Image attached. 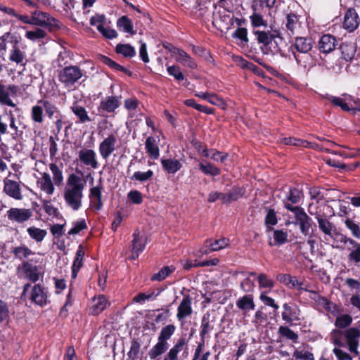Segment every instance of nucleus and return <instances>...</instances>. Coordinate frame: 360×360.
<instances>
[{
	"instance_id": "1",
	"label": "nucleus",
	"mask_w": 360,
	"mask_h": 360,
	"mask_svg": "<svg viewBox=\"0 0 360 360\" xmlns=\"http://www.w3.org/2000/svg\"><path fill=\"white\" fill-rule=\"evenodd\" d=\"M85 186L86 181L77 174L68 175L63 190V198L68 207L73 211L81 209Z\"/></svg>"
},
{
	"instance_id": "2",
	"label": "nucleus",
	"mask_w": 360,
	"mask_h": 360,
	"mask_svg": "<svg viewBox=\"0 0 360 360\" xmlns=\"http://www.w3.org/2000/svg\"><path fill=\"white\" fill-rule=\"evenodd\" d=\"M176 331L174 324H168L162 327L158 335V342L149 350L148 356L150 360H160V356L169 349L168 340Z\"/></svg>"
},
{
	"instance_id": "3",
	"label": "nucleus",
	"mask_w": 360,
	"mask_h": 360,
	"mask_svg": "<svg viewBox=\"0 0 360 360\" xmlns=\"http://www.w3.org/2000/svg\"><path fill=\"white\" fill-rule=\"evenodd\" d=\"M255 34L264 54L276 55L280 52V45L283 42V39L277 31L272 32L257 31Z\"/></svg>"
},
{
	"instance_id": "4",
	"label": "nucleus",
	"mask_w": 360,
	"mask_h": 360,
	"mask_svg": "<svg viewBox=\"0 0 360 360\" xmlns=\"http://www.w3.org/2000/svg\"><path fill=\"white\" fill-rule=\"evenodd\" d=\"M285 207L293 213L295 218L294 224L299 226L301 233L304 236L309 235L311 229V219L304 210L302 207L291 205L288 202H285Z\"/></svg>"
},
{
	"instance_id": "5",
	"label": "nucleus",
	"mask_w": 360,
	"mask_h": 360,
	"mask_svg": "<svg viewBox=\"0 0 360 360\" xmlns=\"http://www.w3.org/2000/svg\"><path fill=\"white\" fill-rule=\"evenodd\" d=\"M84 72L79 67L72 65L62 69L59 73V80L66 88L74 89L75 84L83 77Z\"/></svg>"
},
{
	"instance_id": "6",
	"label": "nucleus",
	"mask_w": 360,
	"mask_h": 360,
	"mask_svg": "<svg viewBox=\"0 0 360 360\" xmlns=\"http://www.w3.org/2000/svg\"><path fill=\"white\" fill-rule=\"evenodd\" d=\"M282 319L290 325L299 324L302 320L301 311L296 304L285 303L283 305Z\"/></svg>"
},
{
	"instance_id": "7",
	"label": "nucleus",
	"mask_w": 360,
	"mask_h": 360,
	"mask_svg": "<svg viewBox=\"0 0 360 360\" xmlns=\"http://www.w3.org/2000/svg\"><path fill=\"white\" fill-rule=\"evenodd\" d=\"M169 50L175 60L183 66L190 69H195L197 68V63L195 60L183 49L172 46Z\"/></svg>"
},
{
	"instance_id": "8",
	"label": "nucleus",
	"mask_w": 360,
	"mask_h": 360,
	"mask_svg": "<svg viewBox=\"0 0 360 360\" xmlns=\"http://www.w3.org/2000/svg\"><path fill=\"white\" fill-rule=\"evenodd\" d=\"M117 138L114 134H110L105 138L98 146L100 155L103 160H108L116 150Z\"/></svg>"
},
{
	"instance_id": "9",
	"label": "nucleus",
	"mask_w": 360,
	"mask_h": 360,
	"mask_svg": "<svg viewBox=\"0 0 360 360\" xmlns=\"http://www.w3.org/2000/svg\"><path fill=\"white\" fill-rule=\"evenodd\" d=\"M192 313V298L189 295L184 296L177 308L176 318L183 326L185 319L190 316Z\"/></svg>"
},
{
	"instance_id": "10",
	"label": "nucleus",
	"mask_w": 360,
	"mask_h": 360,
	"mask_svg": "<svg viewBox=\"0 0 360 360\" xmlns=\"http://www.w3.org/2000/svg\"><path fill=\"white\" fill-rule=\"evenodd\" d=\"M18 87L15 85H4L0 82V103L2 105L15 107L11 96H15Z\"/></svg>"
},
{
	"instance_id": "11",
	"label": "nucleus",
	"mask_w": 360,
	"mask_h": 360,
	"mask_svg": "<svg viewBox=\"0 0 360 360\" xmlns=\"http://www.w3.org/2000/svg\"><path fill=\"white\" fill-rule=\"evenodd\" d=\"M79 160L85 166L96 169L99 164L96 152L92 149L82 148L78 153Z\"/></svg>"
},
{
	"instance_id": "12",
	"label": "nucleus",
	"mask_w": 360,
	"mask_h": 360,
	"mask_svg": "<svg viewBox=\"0 0 360 360\" xmlns=\"http://www.w3.org/2000/svg\"><path fill=\"white\" fill-rule=\"evenodd\" d=\"M6 216L10 221L23 223L30 219L32 212L30 209L11 208L6 212Z\"/></svg>"
},
{
	"instance_id": "13",
	"label": "nucleus",
	"mask_w": 360,
	"mask_h": 360,
	"mask_svg": "<svg viewBox=\"0 0 360 360\" xmlns=\"http://www.w3.org/2000/svg\"><path fill=\"white\" fill-rule=\"evenodd\" d=\"M18 270L23 274L25 278L33 283L37 282L39 279L40 272L38 266L33 265L30 262H22L18 266Z\"/></svg>"
},
{
	"instance_id": "14",
	"label": "nucleus",
	"mask_w": 360,
	"mask_h": 360,
	"mask_svg": "<svg viewBox=\"0 0 360 360\" xmlns=\"http://www.w3.org/2000/svg\"><path fill=\"white\" fill-rule=\"evenodd\" d=\"M131 259L135 260L143 252L146 246L145 237L136 231L133 234Z\"/></svg>"
},
{
	"instance_id": "15",
	"label": "nucleus",
	"mask_w": 360,
	"mask_h": 360,
	"mask_svg": "<svg viewBox=\"0 0 360 360\" xmlns=\"http://www.w3.org/2000/svg\"><path fill=\"white\" fill-rule=\"evenodd\" d=\"M229 245V240L226 238H222L219 240H216L213 243H210V241L206 242V248H210L209 250L207 248H202L200 251L195 255V257H200L203 255H207L212 251H219L223 248H226Z\"/></svg>"
},
{
	"instance_id": "16",
	"label": "nucleus",
	"mask_w": 360,
	"mask_h": 360,
	"mask_svg": "<svg viewBox=\"0 0 360 360\" xmlns=\"http://www.w3.org/2000/svg\"><path fill=\"white\" fill-rule=\"evenodd\" d=\"M159 141V136L155 137L153 136H148L145 141L146 153L153 160H158L160 157Z\"/></svg>"
},
{
	"instance_id": "17",
	"label": "nucleus",
	"mask_w": 360,
	"mask_h": 360,
	"mask_svg": "<svg viewBox=\"0 0 360 360\" xmlns=\"http://www.w3.org/2000/svg\"><path fill=\"white\" fill-rule=\"evenodd\" d=\"M8 59L16 65L25 66L26 64V53L20 48L18 42L15 41L9 51Z\"/></svg>"
},
{
	"instance_id": "18",
	"label": "nucleus",
	"mask_w": 360,
	"mask_h": 360,
	"mask_svg": "<svg viewBox=\"0 0 360 360\" xmlns=\"http://www.w3.org/2000/svg\"><path fill=\"white\" fill-rule=\"evenodd\" d=\"M41 175L37 181V186L47 195H52L55 191V187L51 176L46 172L41 173Z\"/></svg>"
},
{
	"instance_id": "19",
	"label": "nucleus",
	"mask_w": 360,
	"mask_h": 360,
	"mask_svg": "<svg viewBox=\"0 0 360 360\" xmlns=\"http://www.w3.org/2000/svg\"><path fill=\"white\" fill-rule=\"evenodd\" d=\"M345 337L349 351L355 355H358V339L360 337V330L355 328H351L345 331Z\"/></svg>"
},
{
	"instance_id": "20",
	"label": "nucleus",
	"mask_w": 360,
	"mask_h": 360,
	"mask_svg": "<svg viewBox=\"0 0 360 360\" xmlns=\"http://www.w3.org/2000/svg\"><path fill=\"white\" fill-rule=\"evenodd\" d=\"M30 299L37 305L45 306L48 302L47 292L41 285H35L32 289Z\"/></svg>"
},
{
	"instance_id": "21",
	"label": "nucleus",
	"mask_w": 360,
	"mask_h": 360,
	"mask_svg": "<svg viewBox=\"0 0 360 360\" xmlns=\"http://www.w3.org/2000/svg\"><path fill=\"white\" fill-rule=\"evenodd\" d=\"M4 183V191L8 195L18 200L22 198L21 189L17 181L5 179Z\"/></svg>"
},
{
	"instance_id": "22",
	"label": "nucleus",
	"mask_w": 360,
	"mask_h": 360,
	"mask_svg": "<svg viewBox=\"0 0 360 360\" xmlns=\"http://www.w3.org/2000/svg\"><path fill=\"white\" fill-rule=\"evenodd\" d=\"M338 45L336 38L331 34H323L319 40V47L321 52L328 53L333 50Z\"/></svg>"
},
{
	"instance_id": "23",
	"label": "nucleus",
	"mask_w": 360,
	"mask_h": 360,
	"mask_svg": "<svg viewBox=\"0 0 360 360\" xmlns=\"http://www.w3.org/2000/svg\"><path fill=\"white\" fill-rule=\"evenodd\" d=\"M120 105V98L117 96H107L100 103L98 110L107 112H113Z\"/></svg>"
},
{
	"instance_id": "24",
	"label": "nucleus",
	"mask_w": 360,
	"mask_h": 360,
	"mask_svg": "<svg viewBox=\"0 0 360 360\" xmlns=\"http://www.w3.org/2000/svg\"><path fill=\"white\" fill-rule=\"evenodd\" d=\"M359 25L358 15L354 8H349L347 10L345 15V19L343 22L344 27L349 32H352Z\"/></svg>"
},
{
	"instance_id": "25",
	"label": "nucleus",
	"mask_w": 360,
	"mask_h": 360,
	"mask_svg": "<svg viewBox=\"0 0 360 360\" xmlns=\"http://www.w3.org/2000/svg\"><path fill=\"white\" fill-rule=\"evenodd\" d=\"M13 253L15 258L22 261V262H29L28 260L33 256H35L36 252H33L31 249L25 245H21L13 248Z\"/></svg>"
},
{
	"instance_id": "26",
	"label": "nucleus",
	"mask_w": 360,
	"mask_h": 360,
	"mask_svg": "<svg viewBox=\"0 0 360 360\" xmlns=\"http://www.w3.org/2000/svg\"><path fill=\"white\" fill-rule=\"evenodd\" d=\"M236 305L238 309L242 310L244 314L249 312L250 310H253L255 307L253 295L248 294L238 298L236 302Z\"/></svg>"
},
{
	"instance_id": "27",
	"label": "nucleus",
	"mask_w": 360,
	"mask_h": 360,
	"mask_svg": "<svg viewBox=\"0 0 360 360\" xmlns=\"http://www.w3.org/2000/svg\"><path fill=\"white\" fill-rule=\"evenodd\" d=\"M186 344V338H181L169 349L168 352L164 356L163 360H179L178 355Z\"/></svg>"
},
{
	"instance_id": "28",
	"label": "nucleus",
	"mask_w": 360,
	"mask_h": 360,
	"mask_svg": "<svg viewBox=\"0 0 360 360\" xmlns=\"http://www.w3.org/2000/svg\"><path fill=\"white\" fill-rule=\"evenodd\" d=\"M315 218L317 220L320 230L325 235L333 238L335 233V229L333 224L330 223L326 217L319 214H317Z\"/></svg>"
},
{
	"instance_id": "29",
	"label": "nucleus",
	"mask_w": 360,
	"mask_h": 360,
	"mask_svg": "<svg viewBox=\"0 0 360 360\" xmlns=\"http://www.w3.org/2000/svg\"><path fill=\"white\" fill-rule=\"evenodd\" d=\"M110 305V302L105 296L101 295L95 297L93 300L91 314L98 315Z\"/></svg>"
},
{
	"instance_id": "30",
	"label": "nucleus",
	"mask_w": 360,
	"mask_h": 360,
	"mask_svg": "<svg viewBox=\"0 0 360 360\" xmlns=\"http://www.w3.org/2000/svg\"><path fill=\"white\" fill-rule=\"evenodd\" d=\"M32 25L39 26L51 25L53 20L49 14L39 11L32 12Z\"/></svg>"
},
{
	"instance_id": "31",
	"label": "nucleus",
	"mask_w": 360,
	"mask_h": 360,
	"mask_svg": "<svg viewBox=\"0 0 360 360\" xmlns=\"http://www.w3.org/2000/svg\"><path fill=\"white\" fill-rule=\"evenodd\" d=\"M340 51L342 58L346 61L352 60L355 56L356 51V46L352 42H344L341 44Z\"/></svg>"
},
{
	"instance_id": "32",
	"label": "nucleus",
	"mask_w": 360,
	"mask_h": 360,
	"mask_svg": "<svg viewBox=\"0 0 360 360\" xmlns=\"http://www.w3.org/2000/svg\"><path fill=\"white\" fill-rule=\"evenodd\" d=\"M293 46L299 53H306L311 50L312 41L309 38L297 37Z\"/></svg>"
},
{
	"instance_id": "33",
	"label": "nucleus",
	"mask_w": 360,
	"mask_h": 360,
	"mask_svg": "<svg viewBox=\"0 0 360 360\" xmlns=\"http://www.w3.org/2000/svg\"><path fill=\"white\" fill-rule=\"evenodd\" d=\"M84 256V250L82 245H79L77 250L75 259L73 261L72 266V277L75 278L77 275V272L83 264V259Z\"/></svg>"
},
{
	"instance_id": "34",
	"label": "nucleus",
	"mask_w": 360,
	"mask_h": 360,
	"mask_svg": "<svg viewBox=\"0 0 360 360\" xmlns=\"http://www.w3.org/2000/svg\"><path fill=\"white\" fill-rule=\"evenodd\" d=\"M214 321V317L212 316L210 312L204 314L201 321V331L200 336L204 338L205 335L210 333L213 329V323Z\"/></svg>"
},
{
	"instance_id": "35",
	"label": "nucleus",
	"mask_w": 360,
	"mask_h": 360,
	"mask_svg": "<svg viewBox=\"0 0 360 360\" xmlns=\"http://www.w3.org/2000/svg\"><path fill=\"white\" fill-rule=\"evenodd\" d=\"M161 164L163 169L169 174H174L181 168V162L176 159H162Z\"/></svg>"
},
{
	"instance_id": "36",
	"label": "nucleus",
	"mask_w": 360,
	"mask_h": 360,
	"mask_svg": "<svg viewBox=\"0 0 360 360\" xmlns=\"http://www.w3.org/2000/svg\"><path fill=\"white\" fill-rule=\"evenodd\" d=\"M118 29L125 33L134 35L136 32L134 30L131 20L127 16H122L117 21Z\"/></svg>"
},
{
	"instance_id": "37",
	"label": "nucleus",
	"mask_w": 360,
	"mask_h": 360,
	"mask_svg": "<svg viewBox=\"0 0 360 360\" xmlns=\"http://www.w3.org/2000/svg\"><path fill=\"white\" fill-rule=\"evenodd\" d=\"M30 117L34 123L42 124L44 122V107L41 104L33 105L30 111Z\"/></svg>"
},
{
	"instance_id": "38",
	"label": "nucleus",
	"mask_w": 360,
	"mask_h": 360,
	"mask_svg": "<svg viewBox=\"0 0 360 360\" xmlns=\"http://www.w3.org/2000/svg\"><path fill=\"white\" fill-rule=\"evenodd\" d=\"M29 236L37 243H41L44 240L47 235V232L44 229H41L35 226H30L27 229Z\"/></svg>"
},
{
	"instance_id": "39",
	"label": "nucleus",
	"mask_w": 360,
	"mask_h": 360,
	"mask_svg": "<svg viewBox=\"0 0 360 360\" xmlns=\"http://www.w3.org/2000/svg\"><path fill=\"white\" fill-rule=\"evenodd\" d=\"M322 98L329 101L333 105L339 106L344 111L349 112L351 110H353V108L349 106L346 101L342 98L330 96L328 94L323 96Z\"/></svg>"
},
{
	"instance_id": "40",
	"label": "nucleus",
	"mask_w": 360,
	"mask_h": 360,
	"mask_svg": "<svg viewBox=\"0 0 360 360\" xmlns=\"http://www.w3.org/2000/svg\"><path fill=\"white\" fill-rule=\"evenodd\" d=\"M71 110L73 112V113L77 117V118L79 119V122L80 123H85L86 122L91 121V119L88 115L87 111L84 107L77 103H74L73 105L71 106Z\"/></svg>"
},
{
	"instance_id": "41",
	"label": "nucleus",
	"mask_w": 360,
	"mask_h": 360,
	"mask_svg": "<svg viewBox=\"0 0 360 360\" xmlns=\"http://www.w3.org/2000/svg\"><path fill=\"white\" fill-rule=\"evenodd\" d=\"M153 175L154 173L151 169H148L146 172L137 171L129 176V179L143 183L151 180Z\"/></svg>"
},
{
	"instance_id": "42",
	"label": "nucleus",
	"mask_w": 360,
	"mask_h": 360,
	"mask_svg": "<svg viewBox=\"0 0 360 360\" xmlns=\"http://www.w3.org/2000/svg\"><path fill=\"white\" fill-rule=\"evenodd\" d=\"M38 104L43 105L44 110H45L46 114L47 115L49 118L52 119L53 117H58L59 110L54 104L44 99L39 100Z\"/></svg>"
},
{
	"instance_id": "43",
	"label": "nucleus",
	"mask_w": 360,
	"mask_h": 360,
	"mask_svg": "<svg viewBox=\"0 0 360 360\" xmlns=\"http://www.w3.org/2000/svg\"><path fill=\"white\" fill-rule=\"evenodd\" d=\"M301 192L299 189L295 188H288V191L285 193V198L283 200V203L288 202L291 205L297 203L301 198Z\"/></svg>"
},
{
	"instance_id": "44",
	"label": "nucleus",
	"mask_w": 360,
	"mask_h": 360,
	"mask_svg": "<svg viewBox=\"0 0 360 360\" xmlns=\"http://www.w3.org/2000/svg\"><path fill=\"white\" fill-rule=\"evenodd\" d=\"M202 153L204 156L210 158L215 162H224L227 158V153L219 152L216 150H207L205 149Z\"/></svg>"
},
{
	"instance_id": "45",
	"label": "nucleus",
	"mask_w": 360,
	"mask_h": 360,
	"mask_svg": "<svg viewBox=\"0 0 360 360\" xmlns=\"http://www.w3.org/2000/svg\"><path fill=\"white\" fill-rule=\"evenodd\" d=\"M8 117L9 127L11 131V135L13 139H16L20 135V131L18 129V126L15 124V117L12 110L4 112Z\"/></svg>"
},
{
	"instance_id": "46",
	"label": "nucleus",
	"mask_w": 360,
	"mask_h": 360,
	"mask_svg": "<svg viewBox=\"0 0 360 360\" xmlns=\"http://www.w3.org/2000/svg\"><path fill=\"white\" fill-rule=\"evenodd\" d=\"M175 270L173 266H167L162 268L158 273L153 275L151 277L152 281H162L169 276Z\"/></svg>"
},
{
	"instance_id": "47",
	"label": "nucleus",
	"mask_w": 360,
	"mask_h": 360,
	"mask_svg": "<svg viewBox=\"0 0 360 360\" xmlns=\"http://www.w3.org/2000/svg\"><path fill=\"white\" fill-rule=\"evenodd\" d=\"M244 194L241 188H233L230 192L224 193V202H231L239 199Z\"/></svg>"
},
{
	"instance_id": "48",
	"label": "nucleus",
	"mask_w": 360,
	"mask_h": 360,
	"mask_svg": "<svg viewBox=\"0 0 360 360\" xmlns=\"http://www.w3.org/2000/svg\"><path fill=\"white\" fill-rule=\"evenodd\" d=\"M292 358L294 360H314L313 354L305 348L295 349Z\"/></svg>"
},
{
	"instance_id": "49",
	"label": "nucleus",
	"mask_w": 360,
	"mask_h": 360,
	"mask_svg": "<svg viewBox=\"0 0 360 360\" xmlns=\"http://www.w3.org/2000/svg\"><path fill=\"white\" fill-rule=\"evenodd\" d=\"M232 37L238 39L240 41L238 43V45L243 46L248 42V30L245 27L238 28L233 34Z\"/></svg>"
},
{
	"instance_id": "50",
	"label": "nucleus",
	"mask_w": 360,
	"mask_h": 360,
	"mask_svg": "<svg viewBox=\"0 0 360 360\" xmlns=\"http://www.w3.org/2000/svg\"><path fill=\"white\" fill-rule=\"evenodd\" d=\"M116 51L124 57L132 58L136 55L134 48L129 44H117Z\"/></svg>"
},
{
	"instance_id": "51",
	"label": "nucleus",
	"mask_w": 360,
	"mask_h": 360,
	"mask_svg": "<svg viewBox=\"0 0 360 360\" xmlns=\"http://www.w3.org/2000/svg\"><path fill=\"white\" fill-rule=\"evenodd\" d=\"M257 281L259 289L270 290L274 285L273 280L264 274H260L258 275Z\"/></svg>"
},
{
	"instance_id": "52",
	"label": "nucleus",
	"mask_w": 360,
	"mask_h": 360,
	"mask_svg": "<svg viewBox=\"0 0 360 360\" xmlns=\"http://www.w3.org/2000/svg\"><path fill=\"white\" fill-rule=\"evenodd\" d=\"M286 285L289 288H295L300 290L308 291V285L303 281H299L296 277L290 276Z\"/></svg>"
},
{
	"instance_id": "53",
	"label": "nucleus",
	"mask_w": 360,
	"mask_h": 360,
	"mask_svg": "<svg viewBox=\"0 0 360 360\" xmlns=\"http://www.w3.org/2000/svg\"><path fill=\"white\" fill-rule=\"evenodd\" d=\"M256 276L255 272H251L249 274V276L245 278L240 283V288L243 291L245 292H250L253 291L255 288L254 281L251 279V277H255Z\"/></svg>"
},
{
	"instance_id": "54",
	"label": "nucleus",
	"mask_w": 360,
	"mask_h": 360,
	"mask_svg": "<svg viewBox=\"0 0 360 360\" xmlns=\"http://www.w3.org/2000/svg\"><path fill=\"white\" fill-rule=\"evenodd\" d=\"M294 58L296 60L297 63L302 67H306L311 62V55L309 52L306 53H293Z\"/></svg>"
},
{
	"instance_id": "55",
	"label": "nucleus",
	"mask_w": 360,
	"mask_h": 360,
	"mask_svg": "<svg viewBox=\"0 0 360 360\" xmlns=\"http://www.w3.org/2000/svg\"><path fill=\"white\" fill-rule=\"evenodd\" d=\"M299 26L298 16L294 13H289L286 16L285 27L286 28L293 32L295 29Z\"/></svg>"
},
{
	"instance_id": "56",
	"label": "nucleus",
	"mask_w": 360,
	"mask_h": 360,
	"mask_svg": "<svg viewBox=\"0 0 360 360\" xmlns=\"http://www.w3.org/2000/svg\"><path fill=\"white\" fill-rule=\"evenodd\" d=\"M50 170L53 174V179L56 185H60L63 181V176L61 169L57 165L51 163L49 165Z\"/></svg>"
},
{
	"instance_id": "57",
	"label": "nucleus",
	"mask_w": 360,
	"mask_h": 360,
	"mask_svg": "<svg viewBox=\"0 0 360 360\" xmlns=\"http://www.w3.org/2000/svg\"><path fill=\"white\" fill-rule=\"evenodd\" d=\"M106 24V18L103 14H96L90 19V25L95 26L99 32Z\"/></svg>"
},
{
	"instance_id": "58",
	"label": "nucleus",
	"mask_w": 360,
	"mask_h": 360,
	"mask_svg": "<svg viewBox=\"0 0 360 360\" xmlns=\"http://www.w3.org/2000/svg\"><path fill=\"white\" fill-rule=\"evenodd\" d=\"M349 240L350 244L353 245L355 248L349 253L348 256L349 260L355 263H359L360 262V244H358L352 239H349Z\"/></svg>"
},
{
	"instance_id": "59",
	"label": "nucleus",
	"mask_w": 360,
	"mask_h": 360,
	"mask_svg": "<svg viewBox=\"0 0 360 360\" xmlns=\"http://www.w3.org/2000/svg\"><path fill=\"white\" fill-rule=\"evenodd\" d=\"M199 167L202 172L205 174L211 175L212 176L220 174V169L210 163L204 165L201 162L200 163Z\"/></svg>"
},
{
	"instance_id": "60",
	"label": "nucleus",
	"mask_w": 360,
	"mask_h": 360,
	"mask_svg": "<svg viewBox=\"0 0 360 360\" xmlns=\"http://www.w3.org/2000/svg\"><path fill=\"white\" fill-rule=\"evenodd\" d=\"M288 234L286 232L281 231V230H274V243L270 242L271 245H282L284 244L287 241Z\"/></svg>"
},
{
	"instance_id": "61",
	"label": "nucleus",
	"mask_w": 360,
	"mask_h": 360,
	"mask_svg": "<svg viewBox=\"0 0 360 360\" xmlns=\"http://www.w3.org/2000/svg\"><path fill=\"white\" fill-rule=\"evenodd\" d=\"M46 36V32L41 29L37 28L32 31H28L25 34V37L32 41H37L44 38Z\"/></svg>"
},
{
	"instance_id": "62",
	"label": "nucleus",
	"mask_w": 360,
	"mask_h": 360,
	"mask_svg": "<svg viewBox=\"0 0 360 360\" xmlns=\"http://www.w3.org/2000/svg\"><path fill=\"white\" fill-rule=\"evenodd\" d=\"M316 305L319 308L323 309L327 311L331 312L333 314L335 312L336 308V306L333 302L324 297H322Z\"/></svg>"
},
{
	"instance_id": "63",
	"label": "nucleus",
	"mask_w": 360,
	"mask_h": 360,
	"mask_svg": "<svg viewBox=\"0 0 360 360\" xmlns=\"http://www.w3.org/2000/svg\"><path fill=\"white\" fill-rule=\"evenodd\" d=\"M352 321V318L349 314H342L340 316H338L335 321V326L338 328H346Z\"/></svg>"
},
{
	"instance_id": "64",
	"label": "nucleus",
	"mask_w": 360,
	"mask_h": 360,
	"mask_svg": "<svg viewBox=\"0 0 360 360\" xmlns=\"http://www.w3.org/2000/svg\"><path fill=\"white\" fill-rule=\"evenodd\" d=\"M345 225L347 228L351 231L353 236L360 239V226L358 224L355 223L354 221L349 219H347L345 221Z\"/></svg>"
}]
</instances>
